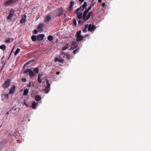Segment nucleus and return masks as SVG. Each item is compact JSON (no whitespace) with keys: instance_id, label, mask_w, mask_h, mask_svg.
Masks as SVG:
<instances>
[{"instance_id":"obj_43","label":"nucleus","mask_w":151,"mask_h":151,"mask_svg":"<svg viewBox=\"0 0 151 151\" xmlns=\"http://www.w3.org/2000/svg\"><path fill=\"white\" fill-rule=\"evenodd\" d=\"M84 0H79V1L80 2H82Z\"/></svg>"},{"instance_id":"obj_30","label":"nucleus","mask_w":151,"mask_h":151,"mask_svg":"<svg viewBox=\"0 0 151 151\" xmlns=\"http://www.w3.org/2000/svg\"><path fill=\"white\" fill-rule=\"evenodd\" d=\"M0 48L3 50H5L6 48V46L4 45H2L0 46Z\"/></svg>"},{"instance_id":"obj_27","label":"nucleus","mask_w":151,"mask_h":151,"mask_svg":"<svg viewBox=\"0 0 151 151\" xmlns=\"http://www.w3.org/2000/svg\"><path fill=\"white\" fill-rule=\"evenodd\" d=\"M62 53L63 54H64L65 55H66V58L67 59H69V58L70 57V55L69 54H67V53L66 54L65 52H62Z\"/></svg>"},{"instance_id":"obj_10","label":"nucleus","mask_w":151,"mask_h":151,"mask_svg":"<svg viewBox=\"0 0 151 151\" xmlns=\"http://www.w3.org/2000/svg\"><path fill=\"white\" fill-rule=\"evenodd\" d=\"M50 84L48 83L45 87V92L46 93H47L50 90Z\"/></svg>"},{"instance_id":"obj_24","label":"nucleus","mask_w":151,"mask_h":151,"mask_svg":"<svg viewBox=\"0 0 151 151\" xmlns=\"http://www.w3.org/2000/svg\"><path fill=\"white\" fill-rule=\"evenodd\" d=\"M88 12V11H87V10H85L83 12V19H85V17L86 16Z\"/></svg>"},{"instance_id":"obj_47","label":"nucleus","mask_w":151,"mask_h":151,"mask_svg":"<svg viewBox=\"0 0 151 151\" xmlns=\"http://www.w3.org/2000/svg\"><path fill=\"white\" fill-rule=\"evenodd\" d=\"M28 86L29 87H31V83H29Z\"/></svg>"},{"instance_id":"obj_7","label":"nucleus","mask_w":151,"mask_h":151,"mask_svg":"<svg viewBox=\"0 0 151 151\" xmlns=\"http://www.w3.org/2000/svg\"><path fill=\"white\" fill-rule=\"evenodd\" d=\"M16 87L15 86H12L9 90V94H12L14 93L16 90Z\"/></svg>"},{"instance_id":"obj_32","label":"nucleus","mask_w":151,"mask_h":151,"mask_svg":"<svg viewBox=\"0 0 151 151\" xmlns=\"http://www.w3.org/2000/svg\"><path fill=\"white\" fill-rule=\"evenodd\" d=\"M47 39L49 41H52L53 39V37L51 35H49Z\"/></svg>"},{"instance_id":"obj_26","label":"nucleus","mask_w":151,"mask_h":151,"mask_svg":"<svg viewBox=\"0 0 151 151\" xmlns=\"http://www.w3.org/2000/svg\"><path fill=\"white\" fill-rule=\"evenodd\" d=\"M36 104L35 101H34L32 104V109H35L36 108Z\"/></svg>"},{"instance_id":"obj_31","label":"nucleus","mask_w":151,"mask_h":151,"mask_svg":"<svg viewBox=\"0 0 151 151\" xmlns=\"http://www.w3.org/2000/svg\"><path fill=\"white\" fill-rule=\"evenodd\" d=\"M68 45L67 44H65V46L63 48L62 50H64L68 49Z\"/></svg>"},{"instance_id":"obj_45","label":"nucleus","mask_w":151,"mask_h":151,"mask_svg":"<svg viewBox=\"0 0 151 151\" xmlns=\"http://www.w3.org/2000/svg\"><path fill=\"white\" fill-rule=\"evenodd\" d=\"M102 0H98V2L99 3H101V2Z\"/></svg>"},{"instance_id":"obj_16","label":"nucleus","mask_w":151,"mask_h":151,"mask_svg":"<svg viewBox=\"0 0 151 151\" xmlns=\"http://www.w3.org/2000/svg\"><path fill=\"white\" fill-rule=\"evenodd\" d=\"M14 39L13 38H9L8 39H6L5 40V42L7 43H9L11 42H12Z\"/></svg>"},{"instance_id":"obj_44","label":"nucleus","mask_w":151,"mask_h":151,"mask_svg":"<svg viewBox=\"0 0 151 151\" xmlns=\"http://www.w3.org/2000/svg\"><path fill=\"white\" fill-rule=\"evenodd\" d=\"M78 22L79 24H80L81 23V21L80 20L78 21Z\"/></svg>"},{"instance_id":"obj_34","label":"nucleus","mask_w":151,"mask_h":151,"mask_svg":"<svg viewBox=\"0 0 151 151\" xmlns=\"http://www.w3.org/2000/svg\"><path fill=\"white\" fill-rule=\"evenodd\" d=\"M73 24L75 26H76L77 24L76 21V20L74 19H73Z\"/></svg>"},{"instance_id":"obj_28","label":"nucleus","mask_w":151,"mask_h":151,"mask_svg":"<svg viewBox=\"0 0 151 151\" xmlns=\"http://www.w3.org/2000/svg\"><path fill=\"white\" fill-rule=\"evenodd\" d=\"M20 49L19 48H17L14 53V55H17L20 52Z\"/></svg>"},{"instance_id":"obj_20","label":"nucleus","mask_w":151,"mask_h":151,"mask_svg":"<svg viewBox=\"0 0 151 151\" xmlns=\"http://www.w3.org/2000/svg\"><path fill=\"white\" fill-rule=\"evenodd\" d=\"M35 100L37 101H39L41 99V98L40 95H37L35 98Z\"/></svg>"},{"instance_id":"obj_12","label":"nucleus","mask_w":151,"mask_h":151,"mask_svg":"<svg viewBox=\"0 0 151 151\" xmlns=\"http://www.w3.org/2000/svg\"><path fill=\"white\" fill-rule=\"evenodd\" d=\"M59 10V12L57 16H61L63 13L64 10L62 8H60L58 9Z\"/></svg>"},{"instance_id":"obj_4","label":"nucleus","mask_w":151,"mask_h":151,"mask_svg":"<svg viewBox=\"0 0 151 151\" xmlns=\"http://www.w3.org/2000/svg\"><path fill=\"white\" fill-rule=\"evenodd\" d=\"M87 5V3L86 2H85L83 5L76 9V11L77 12L81 10V11L83 10V9L86 7Z\"/></svg>"},{"instance_id":"obj_15","label":"nucleus","mask_w":151,"mask_h":151,"mask_svg":"<svg viewBox=\"0 0 151 151\" xmlns=\"http://www.w3.org/2000/svg\"><path fill=\"white\" fill-rule=\"evenodd\" d=\"M13 2V0H9L5 2V4L6 6H8L11 5Z\"/></svg>"},{"instance_id":"obj_48","label":"nucleus","mask_w":151,"mask_h":151,"mask_svg":"<svg viewBox=\"0 0 151 151\" xmlns=\"http://www.w3.org/2000/svg\"><path fill=\"white\" fill-rule=\"evenodd\" d=\"M59 73H60V72H57L56 73V74H57V75L59 74Z\"/></svg>"},{"instance_id":"obj_2","label":"nucleus","mask_w":151,"mask_h":151,"mask_svg":"<svg viewBox=\"0 0 151 151\" xmlns=\"http://www.w3.org/2000/svg\"><path fill=\"white\" fill-rule=\"evenodd\" d=\"M93 24V23L92 24ZM97 27L93 24H90L88 25V30L89 32H93L96 29Z\"/></svg>"},{"instance_id":"obj_38","label":"nucleus","mask_w":151,"mask_h":151,"mask_svg":"<svg viewBox=\"0 0 151 151\" xmlns=\"http://www.w3.org/2000/svg\"><path fill=\"white\" fill-rule=\"evenodd\" d=\"M30 63L29 61L27 62L26 63H25L24 65H28Z\"/></svg>"},{"instance_id":"obj_1","label":"nucleus","mask_w":151,"mask_h":151,"mask_svg":"<svg viewBox=\"0 0 151 151\" xmlns=\"http://www.w3.org/2000/svg\"><path fill=\"white\" fill-rule=\"evenodd\" d=\"M33 71L31 69H26L24 72V73L26 75L29 74L30 77L35 76L39 72V69L37 68H35L33 69Z\"/></svg>"},{"instance_id":"obj_8","label":"nucleus","mask_w":151,"mask_h":151,"mask_svg":"<svg viewBox=\"0 0 151 151\" xmlns=\"http://www.w3.org/2000/svg\"><path fill=\"white\" fill-rule=\"evenodd\" d=\"M43 24L42 23H40L39 24L37 30L40 32H42L43 30Z\"/></svg>"},{"instance_id":"obj_37","label":"nucleus","mask_w":151,"mask_h":151,"mask_svg":"<svg viewBox=\"0 0 151 151\" xmlns=\"http://www.w3.org/2000/svg\"><path fill=\"white\" fill-rule=\"evenodd\" d=\"M77 51V49H76L73 50V53L74 54H75L76 53V52Z\"/></svg>"},{"instance_id":"obj_29","label":"nucleus","mask_w":151,"mask_h":151,"mask_svg":"<svg viewBox=\"0 0 151 151\" xmlns=\"http://www.w3.org/2000/svg\"><path fill=\"white\" fill-rule=\"evenodd\" d=\"M3 96H4L6 99H8L9 98V94H3Z\"/></svg>"},{"instance_id":"obj_25","label":"nucleus","mask_w":151,"mask_h":151,"mask_svg":"<svg viewBox=\"0 0 151 151\" xmlns=\"http://www.w3.org/2000/svg\"><path fill=\"white\" fill-rule=\"evenodd\" d=\"M31 39L34 42L36 41H37V36L35 35H32L31 37Z\"/></svg>"},{"instance_id":"obj_46","label":"nucleus","mask_w":151,"mask_h":151,"mask_svg":"<svg viewBox=\"0 0 151 151\" xmlns=\"http://www.w3.org/2000/svg\"><path fill=\"white\" fill-rule=\"evenodd\" d=\"M96 2H95V3H94L93 4H92L91 5V6H92V7L93 6L94 4H96Z\"/></svg>"},{"instance_id":"obj_3","label":"nucleus","mask_w":151,"mask_h":151,"mask_svg":"<svg viewBox=\"0 0 151 151\" xmlns=\"http://www.w3.org/2000/svg\"><path fill=\"white\" fill-rule=\"evenodd\" d=\"M10 80L8 79L5 82H4L2 85V86L3 88L5 89L7 88L10 85Z\"/></svg>"},{"instance_id":"obj_41","label":"nucleus","mask_w":151,"mask_h":151,"mask_svg":"<svg viewBox=\"0 0 151 151\" xmlns=\"http://www.w3.org/2000/svg\"><path fill=\"white\" fill-rule=\"evenodd\" d=\"M34 61H35L34 60H33V59H32V60H29V62H30V63H33V62H34Z\"/></svg>"},{"instance_id":"obj_17","label":"nucleus","mask_w":151,"mask_h":151,"mask_svg":"<svg viewBox=\"0 0 151 151\" xmlns=\"http://www.w3.org/2000/svg\"><path fill=\"white\" fill-rule=\"evenodd\" d=\"M88 24H86L85 25L83 29L82 30L83 32H87L86 30H87V28H88Z\"/></svg>"},{"instance_id":"obj_23","label":"nucleus","mask_w":151,"mask_h":151,"mask_svg":"<svg viewBox=\"0 0 151 151\" xmlns=\"http://www.w3.org/2000/svg\"><path fill=\"white\" fill-rule=\"evenodd\" d=\"M83 38V37L81 35L78 36L77 37L76 40L77 41H79L81 40Z\"/></svg>"},{"instance_id":"obj_53","label":"nucleus","mask_w":151,"mask_h":151,"mask_svg":"<svg viewBox=\"0 0 151 151\" xmlns=\"http://www.w3.org/2000/svg\"><path fill=\"white\" fill-rule=\"evenodd\" d=\"M8 113H9V112H7V113H6V114H8Z\"/></svg>"},{"instance_id":"obj_6","label":"nucleus","mask_w":151,"mask_h":151,"mask_svg":"<svg viewBox=\"0 0 151 151\" xmlns=\"http://www.w3.org/2000/svg\"><path fill=\"white\" fill-rule=\"evenodd\" d=\"M51 18L50 16L47 15L45 18L44 22L46 23H48L51 20Z\"/></svg>"},{"instance_id":"obj_33","label":"nucleus","mask_w":151,"mask_h":151,"mask_svg":"<svg viewBox=\"0 0 151 151\" xmlns=\"http://www.w3.org/2000/svg\"><path fill=\"white\" fill-rule=\"evenodd\" d=\"M81 31H79L76 32V37H77L78 36L81 35Z\"/></svg>"},{"instance_id":"obj_14","label":"nucleus","mask_w":151,"mask_h":151,"mask_svg":"<svg viewBox=\"0 0 151 151\" xmlns=\"http://www.w3.org/2000/svg\"><path fill=\"white\" fill-rule=\"evenodd\" d=\"M14 15V13L12 12L11 11H10L9 15L7 17V19H11L13 17Z\"/></svg>"},{"instance_id":"obj_50","label":"nucleus","mask_w":151,"mask_h":151,"mask_svg":"<svg viewBox=\"0 0 151 151\" xmlns=\"http://www.w3.org/2000/svg\"><path fill=\"white\" fill-rule=\"evenodd\" d=\"M12 50H12V51L11 52V53H10V55H9V58L10 57V56H11V54H12Z\"/></svg>"},{"instance_id":"obj_13","label":"nucleus","mask_w":151,"mask_h":151,"mask_svg":"<svg viewBox=\"0 0 151 151\" xmlns=\"http://www.w3.org/2000/svg\"><path fill=\"white\" fill-rule=\"evenodd\" d=\"M92 12H89L87 16H86L85 17V19H84V20H83V21H86V20H87L90 17H91V14H92Z\"/></svg>"},{"instance_id":"obj_18","label":"nucleus","mask_w":151,"mask_h":151,"mask_svg":"<svg viewBox=\"0 0 151 151\" xmlns=\"http://www.w3.org/2000/svg\"><path fill=\"white\" fill-rule=\"evenodd\" d=\"M55 62H56L57 61H58L59 62H60L61 63H63L64 62V60L62 59H59L57 58H55Z\"/></svg>"},{"instance_id":"obj_36","label":"nucleus","mask_w":151,"mask_h":151,"mask_svg":"<svg viewBox=\"0 0 151 151\" xmlns=\"http://www.w3.org/2000/svg\"><path fill=\"white\" fill-rule=\"evenodd\" d=\"M92 8V6L91 5L89 7L88 9H87L86 10H87V11H88V12Z\"/></svg>"},{"instance_id":"obj_39","label":"nucleus","mask_w":151,"mask_h":151,"mask_svg":"<svg viewBox=\"0 0 151 151\" xmlns=\"http://www.w3.org/2000/svg\"><path fill=\"white\" fill-rule=\"evenodd\" d=\"M105 5V3H103L102 4V7H104Z\"/></svg>"},{"instance_id":"obj_40","label":"nucleus","mask_w":151,"mask_h":151,"mask_svg":"<svg viewBox=\"0 0 151 151\" xmlns=\"http://www.w3.org/2000/svg\"><path fill=\"white\" fill-rule=\"evenodd\" d=\"M38 32V31L37 30H35L34 31V33L35 34H36Z\"/></svg>"},{"instance_id":"obj_42","label":"nucleus","mask_w":151,"mask_h":151,"mask_svg":"<svg viewBox=\"0 0 151 151\" xmlns=\"http://www.w3.org/2000/svg\"><path fill=\"white\" fill-rule=\"evenodd\" d=\"M24 104L25 105H26V107H27L28 106V105L26 104V103L25 102L24 103Z\"/></svg>"},{"instance_id":"obj_35","label":"nucleus","mask_w":151,"mask_h":151,"mask_svg":"<svg viewBox=\"0 0 151 151\" xmlns=\"http://www.w3.org/2000/svg\"><path fill=\"white\" fill-rule=\"evenodd\" d=\"M26 79L25 78H23L21 79V81L23 82H26Z\"/></svg>"},{"instance_id":"obj_11","label":"nucleus","mask_w":151,"mask_h":151,"mask_svg":"<svg viewBox=\"0 0 151 151\" xmlns=\"http://www.w3.org/2000/svg\"><path fill=\"white\" fill-rule=\"evenodd\" d=\"M74 2L73 1H70V6L68 9L69 11H70L71 10L73 9V6L74 5Z\"/></svg>"},{"instance_id":"obj_5","label":"nucleus","mask_w":151,"mask_h":151,"mask_svg":"<svg viewBox=\"0 0 151 151\" xmlns=\"http://www.w3.org/2000/svg\"><path fill=\"white\" fill-rule=\"evenodd\" d=\"M45 35L43 34H41L37 36V41H41L44 38Z\"/></svg>"},{"instance_id":"obj_49","label":"nucleus","mask_w":151,"mask_h":151,"mask_svg":"<svg viewBox=\"0 0 151 151\" xmlns=\"http://www.w3.org/2000/svg\"><path fill=\"white\" fill-rule=\"evenodd\" d=\"M49 83L48 81V80H47L46 81V83L47 84L48 83Z\"/></svg>"},{"instance_id":"obj_19","label":"nucleus","mask_w":151,"mask_h":151,"mask_svg":"<svg viewBox=\"0 0 151 151\" xmlns=\"http://www.w3.org/2000/svg\"><path fill=\"white\" fill-rule=\"evenodd\" d=\"M42 77V75L40 74H39L38 75V82L40 83H41L42 82V80L41 79Z\"/></svg>"},{"instance_id":"obj_52","label":"nucleus","mask_w":151,"mask_h":151,"mask_svg":"<svg viewBox=\"0 0 151 151\" xmlns=\"http://www.w3.org/2000/svg\"><path fill=\"white\" fill-rule=\"evenodd\" d=\"M88 36V35H86L85 36L86 37Z\"/></svg>"},{"instance_id":"obj_22","label":"nucleus","mask_w":151,"mask_h":151,"mask_svg":"<svg viewBox=\"0 0 151 151\" xmlns=\"http://www.w3.org/2000/svg\"><path fill=\"white\" fill-rule=\"evenodd\" d=\"M29 90L27 88L25 89L23 92V95L24 96H27L28 95Z\"/></svg>"},{"instance_id":"obj_51","label":"nucleus","mask_w":151,"mask_h":151,"mask_svg":"<svg viewBox=\"0 0 151 151\" xmlns=\"http://www.w3.org/2000/svg\"><path fill=\"white\" fill-rule=\"evenodd\" d=\"M64 17L65 18L66 17V15L65 14H64Z\"/></svg>"},{"instance_id":"obj_9","label":"nucleus","mask_w":151,"mask_h":151,"mask_svg":"<svg viewBox=\"0 0 151 151\" xmlns=\"http://www.w3.org/2000/svg\"><path fill=\"white\" fill-rule=\"evenodd\" d=\"M26 16L25 15H23L20 20V23L22 24L24 23V22H25L26 21Z\"/></svg>"},{"instance_id":"obj_21","label":"nucleus","mask_w":151,"mask_h":151,"mask_svg":"<svg viewBox=\"0 0 151 151\" xmlns=\"http://www.w3.org/2000/svg\"><path fill=\"white\" fill-rule=\"evenodd\" d=\"M77 17L78 19H82L83 17L82 13L81 12H78L77 14Z\"/></svg>"}]
</instances>
